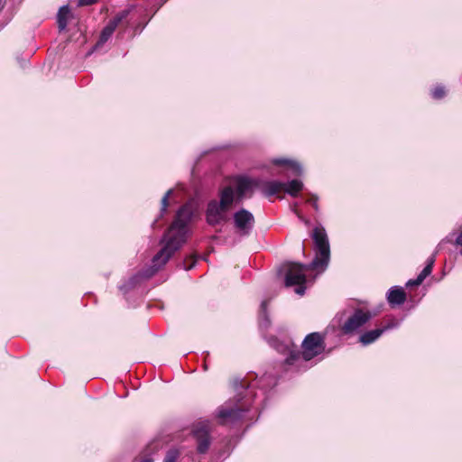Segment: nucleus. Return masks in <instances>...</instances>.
<instances>
[{
	"mask_svg": "<svg viewBox=\"0 0 462 462\" xmlns=\"http://www.w3.org/2000/svg\"><path fill=\"white\" fill-rule=\"evenodd\" d=\"M286 359L283 364L285 371L300 372L308 368L307 362L319 356L326 348H285Z\"/></svg>",
	"mask_w": 462,
	"mask_h": 462,
	"instance_id": "obj_4",
	"label": "nucleus"
},
{
	"mask_svg": "<svg viewBox=\"0 0 462 462\" xmlns=\"http://www.w3.org/2000/svg\"><path fill=\"white\" fill-rule=\"evenodd\" d=\"M277 381L271 374H265L254 382L247 383L245 379H235L234 387L236 396L219 406L216 411V416L222 425L234 424L245 418L253 408L254 399L256 394L254 389L258 387L263 390L276 385Z\"/></svg>",
	"mask_w": 462,
	"mask_h": 462,
	"instance_id": "obj_2",
	"label": "nucleus"
},
{
	"mask_svg": "<svg viewBox=\"0 0 462 462\" xmlns=\"http://www.w3.org/2000/svg\"><path fill=\"white\" fill-rule=\"evenodd\" d=\"M325 333L312 332L308 334L300 346H323L325 344Z\"/></svg>",
	"mask_w": 462,
	"mask_h": 462,
	"instance_id": "obj_14",
	"label": "nucleus"
},
{
	"mask_svg": "<svg viewBox=\"0 0 462 462\" xmlns=\"http://www.w3.org/2000/svg\"><path fill=\"white\" fill-rule=\"evenodd\" d=\"M219 201L210 200L207 205L206 221L209 226H217L226 221V212L235 201L234 189L230 186L220 191Z\"/></svg>",
	"mask_w": 462,
	"mask_h": 462,
	"instance_id": "obj_3",
	"label": "nucleus"
},
{
	"mask_svg": "<svg viewBox=\"0 0 462 462\" xmlns=\"http://www.w3.org/2000/svg\"><path fill=\"white\" fill-rule=\"evenodd\" d=\"M70 14V10L69 5H63L59 9L57 14V23L59 30L64 31L68 25L69 17Z\"/></svg>",
	"mask_w": 462,
	"mask_h": 462,
	"instance_id": "obj_16",
	"label": "nucleus"
},
{
	"mask_svg": "<svg viewBox=\"0 0 462 462\" xmlns=\"http://www.w3.org/2000/svg\"><path fill=\"white\" fill-rule=\"evenodd\" d=\"M434 263H435L434 256H430L428 258L426 266L421 271V273H423L427 277L431 273Z\"/></svg>",
	"mask_w": 462,
	"mask_h": 462,
	"instance_id": "obj_24",
	"label": "nucleus"
},
{
	"mask_svg": "<svg viewBox=\"0 0 462 462\" xmlns=\"http://www.w3.org/2000/svg\"><path fill=\"white\" fill-rule=\"evenodd\" d=\"M311 237L314 242L315 258L310 262V266L320 267V271L326 270L330 260V246L328 237L322 226L314 227Z\"/></svg>",
	"mask_w": 462,
	"mask_h": 462,
	"instance_id": "obj_5",
	"label": "nucleus"
},
{
	"mask_svg": "<svg viewBox=\"0 0 462 462\" xmlns=\"http://www.w3.org/2000/svg\"><path fill=\"white\" fill-rule=\"evenodd\" d=\"M303 189V183L299 180H292L284 182L282 189L291 197H297L300 191Z\"/></svg>",
	"mask_w": 462,
	"mask_h": 462,
	"instance_id": "obj_17",
	"label": "nucleus"
},
{
	"mask_svg": "<svg viewBox=\"0 0 462 462\" xmlns=\"http://www.w3.org/2000/svg\"><path fill=\"white\" fill-rule=\"evenodd\" d=\"M172 193V189H169L162 199L161 201V217L166 212L168 205H169V198Z\"/></svg>",
	"mask_w": 462,
	"mask_h": 462,
	"instance_id": "obj_20",
	"label": "nucleus"
},
{
	"mask_svg": "<svg viewBox=\"0 0 462 462\" xmlns=\"http://www.w3.org/2000/svg\"><path fill=\"white\" fill-rule=\"evenodd\" d=\"M4 8V1L0 0V11Z\"/></svg>",
	"mask_w": 462,
	"mask_h": 462,
	"instance_id": "obj_32",
	"label": "nucleus"
},
{
	"mask_svg": "<svg viewBox=\"0 0 462 462\" xmlns=\"http://www.w3.org/2000/svg\"><path fill=\"white\" fill-rule=\"evenodd\" d=\"M195 263H196V261H194L189 266H188V267L185 266V269L186 270H190L195 265Z\"/></svg>",
	"mask_w": 462,
	"mask_h": 462,
	"instance_id": "obj_31",
	"label": "nucleus"
},
{
	"mask_svg": "<svg viewBox=\"0 0 462 462\" xmlns=\"http://www.w3.org/2000/svg\"><path fill=\"white\" fill-rule=\"evenodd\" d=\"M260 181L247 177H238L236 179L235 196L238 200H242L247 195L251 196L253 189L259 186Z\"/></svg>",
	"mask_w": 462,
	"mask_h": 462,
	"instance_id": "obj_10",
	"label": "nucleus"
},
{
	"mask_svg": "<svg viewBox=\"0 0 462 462\" xmlns=\"http://www.w3.org/2000/svg\"><path fill=\"white\" fill-rule=\"evenodd\" d=\"M446 91L443 86H437L431 92L434 99H440L445 97Z\"/></svg>",
	"mask_w": 462,
	"mask_h": 462,
	"instance_id": "obj_22",
	"label": "nucleus"
},
{
	"mask_svg": "<svg viewBox=\"0 0 462 462\" xmlns=\"http://www.w3.org/2000/svg\"><path fill=\"white\" fill-rule=\"evenodd\" d=\"M179 451L177 449H170L163 459V462H176L179 457Z\"/></svg>",
	"mask_w": 462,
	"mask_h": 462,
	"instance_id": "obj_21",
	"label": "nucleus"
},
{
	"mask_svg": "<svg viewBox=\"0 0 462 462\" xmlns=\"http://www.w3.org/2000/svg\"><path fill=\"white\" fill-rule=\"evenodd\" d=\"M210 428L208 422H201L195 426L193 435L197 442V451L206 454L211 444Z\"/></svg>",
	"mask_w": 462,
	"mask_h": 462,
	"instance_id": "obj_9",
	"label": "nucleus"
},
{
	"mask_svg": "<svg viewBox=\"0 0 462 462\" xmlns=\"http://www.w3.org/2000/svg\"><path fill=\"white\" fill-rule=\"evenodd\" d=\"M398 326V322L387 323L374 329L365 331L359 336L358 341L363 345L374 343L385 331H388Z\"/></svg>",
	"mask_w": 462,
	"mask_h": 462,
	"instance_id": "obj_11",
	"label": "nucleus"
},
{
	"mask_svg": "<svg viewBox=\"0 0 462 462\" xmlns=\"http://www.w3.org/2000/svg\"><path fill=\"white\" fill-rule=\"evenodd\" d=\"M460 254H462V249H461V251H460Z\"/></svg>",
	"mask_w": 462,
	"mask_h": 462,
	"instance_id": "obj_33",
	"label": "nucleus"
},
{
	"mask_svg": "<svg viewBox=\"0 0 462 462\" xmlns=\"http://www.w3.org/2000/svg\"><path fill=\"white\" fill-rule=\"evenodd\" d=\"M273 163L275 165H284L291 168L293 172L297 175L302 174V168L300 163L294 162L292 160L284 159V158H276L273 160Z\"/></svg>",
	"mask_w": 462,
	"mask_h": 462,
	"instance_id": "obj_18",
	"label": "nucleus"
},
{
	"mask_svg": "<svg viewBox=\"0 0 462 462\" xmlns=\"http://www.w3.org/2000/svg\"><path fill=\"white\" fill-rule=\"evenodd\" d=\"M371 319L372 314L369 311H365L362 309H356L354 313L340 325V332L345 336H354Z\"/></svg>",
	"mask_w": 462,
	"mask_h": 462,
	"instance_id": "obj_7",
	"label": "nucleus"
},
{
	"mask_svg": "<svg viewBox=\"0 0 462 462\" xmlns=\"http://www.w3.org/2000/svg\"><path fill=\"white\" fill-rule=\"evenodd\" d=\"M128 14L127 11H124L120 14H118L114 19L109 21V23L105 26V28L102 30L99 40L97 42V45H101L105 43L114 33L116 28L117 27L118 23L125 19Z\"/></svg>",
	"mask_w": 462,
	"mask_h": 462,
	"instance_id": "obj_12",
	"label": "nucleus"
},
{
	"mask_svg": "<svg viewBox=\"0 0 462 462\" xmlns=\"http://www.w3.org/2000/svg\"><path fill=\"white\" fill-rule=\"evenodd\" d=\"M426 275L423 273H420L416 279L409 280L406 283V286H418L422 283V282L426 279Z\"/></svg>",
	"mask_w": 462,
	"mask_h": 462,
	"instance_id": "obj_23",
	"label": "nucleus"
},
{
	"mask_svg": "<svg viewBox=\"0 0 462 462\" xmlns=\"http://www.w3.org/2000/svg\"><path fill=\"white\" fill-rule=\"evenodd\" d=\"M234 226L241 236H247L251 234L255 219L254 215L245 208H240L233 216Z\"/></svg>",
	"mask_w": 462,
	"mask_h": 462,
	"instance_id": "obj_8",
	"label": "nucleus"
},
{
	"mask_svg": "<svg viewBox=\"0 0 462 462\" xmlns=\"http://www.w3.org/2000/svg\"><path fill=\"white\" fill-rule=\"evenodd\" d=\"M387 300L390 305L399 306L406 300V293L401 287H392L387 293Z\"/></svg>",
	"mask_w": 462,
	"mask_h": 462,
	"instance_id": "obj_13",
	"label": "nucleus"
},
{
	"mask_svg": "<svg viewBox=\"0 0 462 462\" xmlns=\"http://www.w3.org/2000/svg\"><path fill=\"white\" fill-rule=\"evenodd\" d=\"M285 269V286L291 287L293 285L305 284L306 272L309 270H318L320 267H312L310 263L309 264H302L296 262H288L284 264Z\"/></svg>",
	"mask_w": 462,
	"mask_h": 462,
	"instance_id": "obj_6",
	"label": "nucleus"
},
{
	"mask_svg": "<svg viewBox=\"0 0 462 462\" xmlns=\"http://www.w3.org/2000/svg\"><path fill=\"white\" fill-rule=\"evenodd\" d=\"M270 324V320L267 315V301L263 300L260 307V326L267 328Z\"/></svg>",
	"mask_w": 462,
	"mask_h": 462,
	"instance_id": "obj_19",
	"label": "nucleus"
},
{
	"mask_svg": "<svg viewBox=\"0 0 462 462\" xmlns=\"http://www.w3.org/2000/svg\"><path fill=\"white\" fill-rule=\"evenodd\" d=\"M202 356H203V367H204V370H208V357L209 356V352L208 351H204Z\"/></svg>",
	"mask_w": 462,
	"mask_h": 462,
	"instance_id": "obj_26",
	"label": "nucleus"
},
{
	"mask_svg": "<svg viewBox=\"0 0 462 462\" xmlns=\"http://www.w3.org/2000/svg\"><path fill=\"white\" fill-rule=\"evenodd\" d=\"M284 182L272 180L266 181L262 187V192L265 197H272L276 195L280 190L282 189Z\"/></svg>",
	"mask_w": 462,
	"mask_h": 462,
	"instance_id": "obj_15",
	"label": "nucleus"
},
{
	"mask_svg": "<svg viewBox=\"0 0 462 462\" xmlns=\"http://www.w3.org/2000/svg\"><path fill=\"white\" fill-rule=\"evenodd\" d=\"M306 287L304 284L298 285V287L295 289V292L299 295H303L305 293Z\"/></svg>",
	"mask_w": 462,
	"mask_h": 462,
	"instance_id": "obj_28",
	"label": "nucleus"
},
{
	"mask_svg": "<svg viewBox=\"0 0 462 462\" xmlns=\"http://www.w3.org/2000/svg\"><path fill=\"white\" fill-rule=\"evenodd\" d=\"M98 0H79V5H90L97 2Z\"/></svg>",
	"mask_w": 462,
	"mask_h": 462,
	"instance_id": "obj_27",
	"label": "nucleus"
},
{
	"mask_svg": "<svg viewBox=\"0 0 462 462\" xmlns=\"http://www.w3.org/2000/svg\"><path fill=\"white\" fill-rule=\"evenodd\" d=\"M455 244L457 245H460L462 246V230L460 231V233L457 235L456 240H455Z\"/></svg>",
	"mask_w": 462,
	"mask_h": 462,
	"instance_id": "obj_29",
	"label": "nucleus"
},
{
	"mask_svg": "<svg viewBox=\"0 0 462 462\" xmlns=\"http://www.w3.org/2000/svg\"><path fill=\"white\" fill-rule=\"evenodd\" d=\"M136 462H153V459L150 457H146Z\"/></svg>",
	"mask_w": 462,
	"mask_h": 462,
	"instance_id": "obj_30",
	"label": "nucleus"
},
{
	"mask_svg": "<svg viewBox=\"0 0 462 462\" xmlns=\"http://www.w3.org/2000/svg\"><path fill=\"white\" fill-rule=\"evenodd\" d=\"M193 217L191 206L185 204L177 211L176 217L167 232L163 235L161 244L162 249L152 257V265L147 269L133 275L127 282L123 283L119 289L125 294L143 280L153 276L178 251L187 240L188 224Z\"/></svg>",
	"mask_w": 462,
	"mask_h": 462,
	"instance_id": "obj_1",
	"label": "nucleus"
},
{
	"mask_svg": "<svg viewBox=\"0 0 462 462\" xmlns=\"http://www.w3.org/2000/svg\"><path fill=\"white\" fill-rule=\"evenodd\" d=\"M318 197L313 195L312 198L308 200L309 203H310L312 205V207L314 208V209L316 211H319V204H318Z\"/></svg>",
	"mask_w": 462,
	"mask_h": 462,
	"instance_id": "obj_25",
	"label": "nucleus"
}]
</instances>
